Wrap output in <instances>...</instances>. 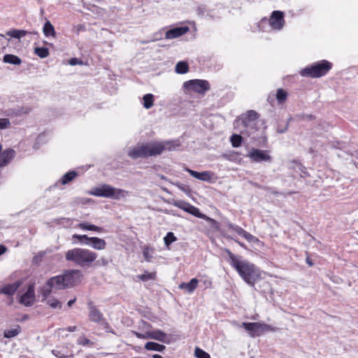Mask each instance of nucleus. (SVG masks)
Listing matches in <instances>:
<instances>
[{
  "label": "nucleus",
  "instance_id": "nucleus-38",
  "mask_svg": "<svg viewBox=\"0 0 358 358\" xmlns=\"http://www.w3.org/2000/svg\"><path fill=\"white\" fill-rule=\"evenodd\" d=\"M230 141L234 148H238L241 145L243 138L239 134H233L230 138Z\"/></svg>",
  "mask_w": 358,
  "mask_h": 358
},
{
  "label": "nucleus",
  "instance_id": "nucleus-35",
  "mask_svg": "<svg viewBox=\"0 0 358 358\" xmlns=\"http://www.w3.org/2000/svg\"><path fill=\"white\" fill-rule=\"evenodd\" d=\"M137 278L143 282H145L149 280H155L157 274L156 272L149 273L148 271H145L144 273L137 275Z\"/></svg>",
  "mask_w": 358,
  "mask_h": 358
},
{
  "label": "nucleus",
  "instance_id": "nucleus-16",
  "mask_svg": "<svg viewBox=\"0 0 358 358\" xmlns=\"http://www.w3.org/2000/svg\"><path fill=\"white\" fill-rule=\"evenodd\" d=\"M22 284V280H17L11 284H6L4 286L0 287V294H5L11 297L10 303H13V296L20 287Z\"/></svg>",
  "mask_w": 358,
  "mask_h": 358
},
{
  "label": "nucleus",
  "instance_id": "nucleus-47",
  "mask_svg": "<svg viewBox=\"0 0 358 358\" xmlns=\"http://www.w3.org/2000/svg\"><path fill=\"white\" fill-rule=\"evenodd\" d=\"M166 31L165 29H162L160 30L159 31L155 33L153 36L152 37V39L150 41H147L148 43L149 42H154V41H157L158 40H160L163 38V36L164 35V32Z\"/></svg>",
  "mask_w": 358,
  "mask_h": 358
},
{
  "label": "nucleus",
  "instance_id": "nucleus-13",
  "mask_svg": "<svg viewBox=\"0 0 358 358\" xmlns=\"http://www.w3.org/2000/svg\"><path fill=\"white\" fill-rule=\"evenodd\" d=\"M247 156L255 162H271L272 161V157L268 155L267 150H264L252 148Z\"/></svg>",
  "mask_w": 358,
  "mask_h": 358
},
{
  "label": "nucleus",
  "instance_id": "nucleus-33",
  "mask_svg": "<svg viewBox=\"0 0 358 358\" xmlns=\"http://www.w3.org/2000/svg\"><path fill=\"white\" fill-rule=\"evenodd\" d=\"M43 33L46 36H53L55 34V28L49 20H47L43 25Z\"/></svg>",
  "mask_w": 358,
  "mask_h": 358
},
{
  "label": "nucleus",
  "instance_id": "nucleus-46",
  "mask_svg": "<svg viewBox=\"0 0 358 358\" xmlns=\"http://www.w3.org/2000/svg\"><path fill=\"white\" fill-rule=\"evenodd\" d=\"M110 262H112V259H110L105 257H102L96 262V265L101 266H107Z\"/></svg>",
  "mask_w": 358,
  "mask_h": 358
},
{
  "label": "nucleus",
  "instance_id": "nucleus-2",
  "mask_svg": "<svg viewBox=\"0 0 358 358\" xmlns=\"http://www.w3.org/2000/svg\"><path fill=\"white\" fill-rule=\"evenodd\" d=\"M82 278L83 274L80 270H67L62 275L49 278L47 284L53 289H64L74 287L81 281Z\"/></svg>",
  "mask_w": 358,
  "mask_h": 358
},
{
  "label": "nucleus",
  "instance_id": "nucleus-63",
  "mask_svg": "<svg viewBox=\"0 0 358 358\" xmlns=\"http://www.w3.org/2000/svg\"><path fill=\"white\" fill-rule=\"evenodd\" d=\"M7 248L6 246L3 245H0V255H3V253L6 252Z\"/></svg>",
  "mask_w": 358,
  "mask_h": 358
},
{
  "label": "nucleus",
  "instance_id": "nucleus-3",
  "mask_svg": "<svg viewBox=\"0 0 358 358\" xmlns=\"http://www.w3.org/2000/svg\"><path fill=\"white\" fill-rule=\"evenodd\" d=\"M97 254L87 249L76 248L65 253L66 261L83 268H89L97 258Z\"/></svg>",
  "mask_w": 358,
  "mask_h": 358
},
{
  "label": "nucleus",
  "instance_id": "nucleus-7",
  "mask_svg": "<svg viewBox=\"0 0 358 358\" xmlns=\"http://www.w3.org/2000/svg\"><path fill=\"white\" fill-rule=\"evenodd\" d=\"M6 35L19 40L20 43H32L37 45L38 43V34L35 31H27L21 29H13L6 32Z\"/></svg>",
  "mask_w": 358,
  "mask_h": 358
},
{
  "label": "nucleus",
  "instance_id": "nucleus-64",
  "mask_svg": "<svg viewBox=\"0 0 358 358\" xmlns=\"http://www.w3.org/2000/svg\"><path fill=\"white\" fill-rule=\"evenodd\" d=\"M77 329V327L76 326H71V327H69L66 330L68 331H70V332H73L75 331H76Z\"/></svg>",
  "mask_w": 358,
  "mask_h": 358
},
{
  "label": "nucleus",
  "instance_id": "nucleus-43",
  "mask_svg": "<svg viewBox=\"0 0 358 358\" xmlns=\"http://www.w3.org/2000/svg\"><path fill=\"white\" fill-rule=\"evenodd\" d=\"M174 185L186 194L189 195L191 194L192 189L189 185L178 182L174 183Z\"/></svg>",
  "mask_w": 358,
  "mask_h": 358
},
{
  "label": "nucleus",
  "instance_id": "nucleus-42",
  "mask_svg": "<svg viewBox=\"0 0 358 358\" xmlns=\"http://www.w3.org/2000/svg\"><path fill=\"white\" fill-rule=\"evenodd\" d=\"M201 219L206 220L210 225V227L213 229H215L217 231L220 230V223L216 221L215 220L208 217L206 215V217H201Z\"/></svg>",
  "mask_w": 358,
  "mask_h": 358
},
{
  "label": "nucleus",
  "instance_id": "nucleus-34",
  "mask_svg": "<svg viewBox=\"0 0 358 358\" xmlns=\"http://www.w3.org/2000/svg\"><path fill=\"white\" fill-rule=\"evenodd\" d=\"M20 331L21 328L20 326H17L15 329L5 330L3 331V337L7 338H13L17 336L20 333Z\"/></svg>",
  "mask_w": 358,
  "mask_h": 358
},
{
  "label": "nucleus",
  "instance_id": "nucleus-21",
  "mask_svg": "<svg viewBox=\"0 0 358 358\" xmlns=\"http://www.w3.org/2000/svg\"><path fill=\"white\" fill-rule=\"evenodd\" d=\"M15 157V151L13 149L8 148L0 152V166L4 167L7 166Z\"/></svg>",
  "mask_w": 358,
  "mask_h": 358
},
{
  "label": "nucleus",
  "instance_id": "nucleus-24",
  "mask_svg": "<svg viewBox=\"0 0 358 358\" xmlns=\"http://www.w3.org/2000/svg\"><path fill=\"white\" fill-rule=\"evenodd\" d=\"M148 339H154L160 342H164L166 337V334L159 329L148 331Z\"/></svg>",
  "mask_w": 358,
  "mask_h": 358
},
{
  "label": "nucleus",
  "instance_id": "nucleus-30",
  "mask_svg": "<svg viewBox=\"0 0 358 358\" xmlns=\"http://www.w3.org/2000/svg\"><path fill=\"white\" fill-rule=\"evenodd\" d=\"M79 227L84 230L88 231H94L97 232H102L103 229L102 227L87 223V222H82L79 224Z\"/></svg>",
  "mask_w": 358,
  "mask_h": 358
},
{
  "label": "nucleus",
  "instance_id": "nucleus-22",
  "mask_svg": "<svg viewBox=\"0 0 358 358\" xmlns=\"http://www.w3.org/2000/svg\"><path fill=\"white\" fill-rule=\"evenodd\" d=\"M87 245L95 250H101L105 249L106 243L105 240L102 238L98 237H90Z\"/></svg>",
  "mask_w": 358,
  "mask_h": 358
},
{
  "label": "nucleus",
  "instance_id": "nucleus-8",
  "mask_svg": "<svg viewBox=\"0 0 358 358\" xmlns=\"http://www.w3.org/2000/svg\"><path fill=\"white\" fill-rule=\"evenodd\" d=\"M128 156L133 159L138 158H148L150 157L156 156L154 148V143L141 144L136 145L128 152Z\"/></svg>",
  "mask_w": 358,
  "mask_h": 358
},
{
  "label": "nucleus",
  "instance_id": "nucleus-18",
  "mask_svg": "<svg viewBox=\"0 0 358 358\" xmlns=\"http://www.w3.org/2000/svg\"><path fill=\"white\" fill-rule=\"evenodd\" d=\"M185 171H187L192 177H194L198 180L205 181V182H213L214 178H215V174L213 172L209 171L198 172V171L189 169L188 168L185 169Z\"/></svg>",
  "mask_w": 358,
  "mask_h": 358
},
{
  "label": "nucleus",
  "instance_id": "nucleus-51",
  "mask_svg": "<svg viewBox=\"0 0 358 358\" xmlns=\"http://www.w3.org/2000/svg\"><path fill=\"white\" fill-rule=\"evenodd\" d=\"M291 120H292V117H289V120H287V123L285 124V125L283 127H282L280 125H278L277 127L278 133H279V134L285 133L289 127V122Z\"/></svg>",
  "mask_w": 358,
  "mask_h": 358
},
{
  "label": "nucleus",
  "instance_id": "nucleus-50",
  "mask_svg": "<svg viewBox=\"0 0 358 358\" xmlns=\"http://www.w3.org/2000/svg\"><path fill=\"white\" fill-rule=\"evenodd\" d=\"M68 64L71 66H75V65H77V64H79V65H83V60L78 59V58H76V57H73V58H71L69 61H68Z\"/></svg>",
  "mask_w": 358,
  "mask_h": 358
},
{
  "label": "nucleus",
  "instance_id": "nucleus-60",
  "mask_svg": "<svg viewBox=\"0 0 358 358\" xmlns=\"http://www.w3.org/2000/svg\"><path fill=\"white\" fill-rule=\"evenodd\" d=\"M306 262L309 266H313L314 265V263L313 260L310 258L309 255H307L306 258Z\"/></svg>",
  "mask_w": 358,
  "mask_h": 358
},
{
  "label": "nucleus",
  "instance_id": "nucleus-39",
  "mask_svg": "<svg viewBox=\"0 0 358 358\" xmlns=\"http://www.w3.org/2000/svg\"><path fill=\"white\" fill-rule=\"evenodd\" d=\"M177 240L174 234L171 231L168 232L164 238V244L169 247L172 243Z\"/></svg>",
  "mask_w": 358,
  "mask_h": 358
},
{
  "label": "nucleus",
  "instance_id": "nucleus-37",
  "mask_svg": "<svg viewBox=\"0 0 358 358\" xmlns=\"http://www.w3.org/2000/svg\"><path fill=\"white\" fill-rule=\"evenodd\" d=\"M34 52L41 58H45L49 55L48 49L44 46L41 48L36 46L34 49Z\"/></svg>",
  "mask_w": 358,
  "mask_h": 358
},
{
  "label": "nucleus",
  "instance_id": "nucleus-36",
  "mask_svg": "<svg viewBox=\"0 0 358 358\" xmlns=\"http://www.w3.org/2000/svg\"><path fill=\"white\" fill-rule=\"evenodd\" d=\"M52 289H53V287L48 285L47 284V282L45 283V285L44 286H43L41 288L40 292L43 296L42 301L47 299V298L51 294Z\"/></svg>",
  "mask_w": 358,
  "mask_h": 358
},
{
  "label": "nucleus",
  "instance_id": "nucleus-23",
  "mask_svg": "<svg viewBox=\"0 0 358 358\" xmlns=\"http://www.w3.org/2000/svg\"><path fill=\"white\" fill-rule=\"evenodd\" d=\"M198 282L199 281L196 278H192L189 282L181 283L179 285V288L186 290L188 293H192L196 289Z\"/></svg>",
  "mask_w": 358,
  "mask_h": 358
},
{
  "label": "nucleus",
  "instance_id": "nucleus-27",
  "mask_svg": "<svg viewBox=\"0 0 358 358\" xmlns=\"http://www.w3.org/2000/svg\"><path fill=\"white\" fill-rule=\"evenodd\" d=\"M287 96L288 93L287 92L286 90H285L282 88H279L277 90L275 99L279 105L284 103L287 101Z\"/></svg>",
  "mask_w": 358,
  "mask_h": 358
},
{
  "label": "nucleus",
  "instance_id": "nucleus-9",
  "mask_svg": "<svg viewBox=\"0 0 358 358\" xmlns=\"http://www.w3.org/2000/svg\"><path fill=\"white\" fill-rule=\"evenodd\" d=\"M184 89L189 92H196L204 94L210 90V84L208 80L194 79L186 81L183 83Z\"/></svg>",
  "mask_w": 358,
  "mask_h": 358
},
{
  "label": "nucleus",
  "instance_id": "nucleus-25",
  "mask_svg": "<svg viewBox=\"0 0 358 358\" xmlns=\"http://www.w3.org/2000/svg\"><path fill=\"white\" fill-rule=\"evenodd\" d=\"M145 349L147 350L163 352L166 349V346L155 342L149 341L145 345Z\"/></svg>",
  "mask_w": 358,
  "mask_h": 358
},
{
  "label": "nucleus",
  "instance_id": "nucleus-32",
  "mask_svg": "<svg viewBox=\"0 0 358 358\" xmlns=\"http://www.w3.org/2000/svg\"><path fill=\"white\" fill-rule=\"evenodd\" d=\"M257 27L259 31H267L272 30L270 26L269 20L266 17H263L257 24Z\"/></svg>",
  "mask_w": 358,
  "mask_h": 358
},
{
  "label": "nucleus",
  "instance_id": "nucleus-10",
  "mask_svg": "<svg viewBox=\"0 0 358 358\" xmlns=\"http://www.w3.org/2000/svg\"><path fill=\"white\" fill-rule=\"evenodd\" d=\"M153 143L156 155H161L164 150H173L180 145L178 140L154 141Z\"/></svg>",
  "mask_w": 358,
  "mask_h": 358
},
{
  "label": "nucleus",
  "instance_id": "nucleus-29",
  "mask_svg": "<svg viewBox=\"0 0 358 358\" xmlns=\"http://www.w3.org/2000/svg\"><path fill=\"white\" fill-rule=\"evenodd\" d=\"M155 96L152 94H146L143 96V106L146 109H150L154 105Z\"/></svg>",
  "mask_w": 358,
  "mask_h": 358
},
{
  "label": "nucleus",
  "instance_id": "nucleus-52",
  "mask_svg": "<svg viewBox=\"0 0 358 358\" xmlns=\"http://www.w3.org/2000/svg\"><path fill=\"white\" fill-rule=\"evenodd\" d=\"M131 334L135 335L138 338L148 339V331L145 334H141L136 331H132Z\"/></svg>",
  "mask_w": 358,
  "mask_h": 358
},
{
  "label": "nucleus",
  "instance_id": "nucleus-62",
  "mask_svg": "<svg viewBox=\"0 0 358 358\" xmlns=\"http://www.w3.org/2000/svg\"><path fill=\"white\" fill-rule=\"evenodd\" d=\"M296 118L298 120H306V114H299V115H296Z\"/></svg>",
  "mask_w": 358,
  "mask_h": 358
},
{
  "label": "nucleus",
  "instance_id": "nucleus-4",
  "mask_svg": "<svg viewBox=\"0 0 358 358\" xmlns=\"http://www.w3.org/2000/svg\"><path fill=\"white\" fill-rule=\"evenodd\" d=\"M332 66L330 62L324 59L301 69L300 75L303 77L312 78H321L328 73Z\"/></svg>",
  "mask_w": 358,
  "mask_h": 358
},
{
  "label": "nucleus",
  "instance_id": "nucleus-6",
  "mask_svg": "<svg viewBox=\"0 0 358 358\" xmlns=\"http://www.w3.org/2000/svg\"><path fill=\"white\" fill-rule=\"evenodd\" d=\"M259 115L253 110H250L241 115V120L243 127L245 129V132L250 136L257 130V121ZM242 134L244 131H241Z\"/></svg>",
  "mask_w": 358,
  "mask_h": 358
},
{
  "label": "nucleus",
  "instance_id": "nucleus-28",
  "mask_svg": "<svg viewBox=\"0 0 358 358\" xmlns=\"http://www.w3.org/2000/svg\"><path fill=\"white\" fill-rule=\"evenodd\" d=\"M175 71L178 74H184L189 71L188 63L185 61L178 62L175 68Z\"/></svg>",
  "mask_w": 358,
  "mask_h": 358
},
{
  "label": "nucleus",
  "instance_id": "nucleus-49",
  "mask_svg": "<svg viewBox=\"0 0 358 358\" xmlns=\"http://www.w3.org/2000/svg\"><path fill=\"white\" fill-rule=\"evenodd\" d=\"M243 238H245L249 242H252V243L259 242V239L257 237H255V236L248 233V231L245 232Z\"/></svg>",
  "mask_w": 358,
  "mask_h": 358
},
{
  "label": "nucleus",
  "instance_id": "nucleus-19",
  "mask_svg": "<svg viewBox=\"0 0 358 358\" xmlns=\"http://www.w3.org/2000/svg\"><path fill=\"white\" fill-rule=\"evenodd\" d=\"M243 327L251 337L258 336L262 333V324L258 322H243Z\"/></svg>",
  "mask_w": 358,
  "mask_h": 358
},
{
  "label": "nucleus",
  "instance_id": "nucleus-48",
  "mask_svg": "<svg viewBox=\"0 0 358 358\" xmlns=\"http://www.w3.org/2000/svg\"><path fill=\"white\" fill-rule=\"evenodd\" d=\"M10 126V122L8 118H0V129H7Z\"/></svg>",
  "mask_w": 358,
  "mask_h": 358
},
{
  "label": "nucleus",
  "instance_id": "nucleus-41",
  "mask_svg": "<svg viewBox=\"0 0 358 358\" xmlns=\"http://www.w3.org/2000/svg\"><path fill=\"white\" fill-rule=\"evenodd\" d=\"M90 238V237H88L87 235L74 234L73 235L72 239L78 240L82 244L88 245Z\"/></svg>",
  "mask_w": 358,
  "mask_h": 358
},
{
  "label": "nucleus",
  "instance_id": "nucleus-11",
  "mask_svg": "<svg viewBox=\"0 0 358 358\" xmlns=\"http://www.w3.org/2000/svg\"><path fill=\"white\" fill-rule=\"evenodd\" d=\"M268 20L272 30L280 31L285 25L284 13L280 10L273 11Z\"/></svg>",
  "mask_w": 358,
  "mask_h": 358
},
{
  "label": "nucleus",
  "instance_id": "nucleus-17",
  "mask_svg": "<svg viewBox=\"0 0 358 358\" xmlns=\"http://www.w3.org/2000/svg\"><path fill=\"white\" fill-rule=\"evenodd\" d=\"M87 307L89 309V319L90 321L96 323L101 322L103 319V315L98 309L96 306L94 305L93 301H89L87 302Z\"/></svg>",
  "mask_w": 358,
  "mask_h": 358
},
{
  "label": "nucleus",
  "instance_id": "nucleus-59",
  "mask_svg": "<svg viewBox=\"0 0 358 358\" xmlns=\"http://www.w3.org/2000/svg\"><path fill=\"white\" fill-rule=\"evenodd\" d=\"M275 98V95L274 94H269L267 98V101L269 102L271 104H273L274 100Z\"/></svg>",
  "mask_w": 358,
  "mask_h": 358
},
{
  "label": "nucleus",
  "instance_id": "nucleus-26",
  "mask_svg": "<svg viewBox=\"0 0 358 358\" xmlns=\"http://www.w3.org/2000/svg\"><path fill=\"white\" fill-rule=\"evenodd\" d=\"M3 62L4 63L13 65H20L22 63V59L18 56L12 54H6L3 56Z\"/></svg>",
  "mask_w": 358,
  "mask_h": 358
},
{
  "label": "nucleus",
  "instance_id": "nucleus-14",
  "mask_svg": "<svg viewBox=\"0 0 358 358\" xmlns=\"http://www.w3.org/2000/svg\"><path fill=\"white\" fill-rule=\"evenodd\" d=\"M173 205L196 217H206V215L201 213L198 208L186 201H176L173 203Z\"/></svg>",
  "mask_w": 358,
  "mask_h": 358
},
{
  "label": "nucleus",
  "instance_id": "nucleus-53",
  "mask_svg": "<svg viewBox=\"0 0 358 358\" xmlns=\"http://www.w3.org/2000/svg\"><path fill=\"white\" fill-rule=\"evenodd\" d=\"M101 322V325L103 327V328L106 329V331L107 332H113L109 323L104 318L103 319V320Z\"/></svg>",
  "mask_w": 358,
  "mask_h": 358
},
{
  "label": "nucleus",
  "instance_id": "nucleus-5",
  "mask_svg": "<svg viewBox=\"0 0 358 358\" xmlns=\"http://www.w3.org/2000/svg\"><path fill=\"white\" fill-rule=\"evenodd\" d=\"M127 192L121 189L115 188L109 185H101L94 188L90 192V194L96 196L120 199L125 196Z\"/></svg>",
  "mask_w": 358,
  "mask_h": 358
},
{
  "label": "nucleus",
  "instance_id": "nucleus-56",
  "mask_svg": "<svg viewBox=\"0 0 358 358\" xmlns=\"http://www.w3.org/2000/svg\"><path fill=\"white\" fill-rule=\"evenodd\" d=\"M252 185L254 187H257V188H259V189H264V190H269L270 189L269 187H265V186H262V185H259L257 182H252Z\"/></svg>",
  "mask_w": 358,
  "mask_h": 358
},
{
  "label": "nucleus",
  "instance_id": "nucleus-58",
  "mask_svg": "<svg viewBox=\"0 0 358 358\" xmlns=\"http://www.w3.org/2000/svg\"><path fill=\"white\" fill-rule=\"evenodd\" d=\"M273 329L268 324H262V332L264 331H273Z\"/></svg>",
  "mask_w": 358,
  "mask_h": 358
},
{
  "label": "nucleus",
  "instance_id": "nucleus-31",
  "mask_svg": "<svg viewBox=\"0 0 358 358\" xmlns=\"http://www.w3.org/2000/svg\"><path fill=\"white\" fill-rule=\"evenodd\" d=\"M78 173L75 171H71L68 173H65L62 178H61V182L62 185H66L71 181H72L76 176Z\"/></svg>",
  "mask_w": 358,
  "mask_h": 358
},
{
  "label": "nucleus",
  "instance_id": "nucleus-15",
  "mask_svg": "<svg viewBox=\"0 0 358 358\" xmlns=\"http://www.w3.org/2000/svg\"><path fill=\"white\" fill-rule=\"evenodd\" d=\"M189 28L185 24L172 27L164 32L166 39H173L178 38L189 31Z\"/></svg>",
  "mask_w": 358,
  "mask_h": 358
},
{
  "label": "nucleus",
  "instance_id": "nucleus-57",
  "mask_svg": "<svg viewBox=\"0 0 358 358\" xmlns=\"http://www.w3.org/2000/svg\"><path fill=\"white\" fill-rule=\"evenodd\" d=\"M43 255H44V252H39V253L38 254V255H36V256H35V257H34V259H33V260H34V262H38L39 260H41V259L43 257Z\"/></svg>",
  "mask_w": 358,
  "mask_h": 358
},
{
  "label": "nucleus",
  "instance_id": "nucleus-54",
  "mask_svg": "<svg viewBox=\"0 0 358 358\" xmlns=\"http://www.w3.org/2000/svg\"><path fill=\"white\" fill-rule=\"evenodd\" d=\"M143 255L145 258V259L147 261V262H150L151 258H152V256L150 255L149 252H148V248H145L144 249L143 252Z\"/></svg>",
  "mask_w": 358,
  "mask_h": 358
},
{
  "label": "nucleus",
  "instance_id": "nucleus-40",
  "mask_svg": "<svg viewBox=\"0 0 358 358\" xmlns=\"http://www.w3.org/2000/svg\"><path fill=\"white\" fill-rule=\"evenodd\" d=\"M194 356L196 358H210V355L204 351L203 350L201 349L199 347H196L194 350Z\"/></svg>",
  "mask_w": 358,
  "mask_h": 358
},
{
  "label": "nucleus",
  "instance_id": "nucleus-1",
  "mask_svg": "<svg viewBox=\"0 0 358 358\" xmlns=\"http://www.w3.org/2000/svg\"><path fill=\"white\" fill-rule=\"evenodd\" d=\"M229 258L231 266L235 268L243 280L255 288L256 291L262 292L255 287V283L260 279V271L255 264L246 260H242L241 256H236L229 249L224 250Z\"/></svg>",
  "mask_w": 358,
  "mask_h": 358
},
{
  "label": "nucleus",
  "instance_id": "nucleus-20",
  "mask_svg": "<svg viewBox=\"0 0 358 358\" xmlns=\"http://www.w3.org/2000/svg\"><path fill=\"white\" fill-rule=\"evenodd\" d=\"M51 352L57 358L73 357V352L69 350V344L57 346L55 349L52 350Z\"/></svg>",
  "mask_w": 358,
  "mask_h": 358
},
{
  "label": "nucleus",
  "instance_id": "nucleus-55",
  "mask_svg": "<svg viewBox=\"0 0 358 358\" xmlns=\"http://www.w3.org/2000/svg\"><path fill=\"white\" fill-rule=\"evenodd\" d=\"M234 231H236L239 236H241L242 237H244L245 234L246 232L245 230H244L243 228H241L239 226L237 227V228L236 229V230Z\"/></svg>",
  "mask_w": 358,
  "mask_h": 358
},
{
  "label": "nucleus",
  "instance_id": "nucleus-45",
  "mask_svg": "<svg viewBox=\"0 0 358 358\" xmlns=\"http://www.w3.org/2000/svg\"><path fill=\"white\" fill-rule=\"evenodd\" d=\"M77 343L83 346L93 345V343L90 339L87 338L85 336L80 337L77 341Z\"/></svg>",
  "mask_w": 358,
  "mask_h": 358
},
{
  "label": "nucleus",
  "instance_id": "nucleus-61",
  "mask_svg": "<svg viewBox=\"0 0 358 358\" xmlns=\"http://www.w3.org/2000/svg\"><path fill=\"white\" fill-rule=\"evenodd\" d=\"M227 227H228L229 229H231V230H233V231H235V230H236V229L237 228V227H238V225H236V224H233V223L229 222V223H227Z\"/></svg>",
  "mask_w": 358,
  "mask_h": 358
},
{
  "label": "nucleus",
  "instance_id": "nucleus-12",
  "mask_svg": "<svg viewBox=\"0 0 358 358\" xmlns=\"http://www.w3.org/2000/svg\"><path fill=\"white\" fill-rule=\"evenodd\" d=\"M34 284H29L27 290L20 297L19 303L27 307L32 306L35 302Z\"/></svg>",
  "mask_w": 358,
  "mask_h": 358
},
{
  "label": "nucleus",
  "instance_id": "nucleus-44",
  "mask_svg": "<svg viewBox=\"0 0 358 358\" xmlns=\"http://www.w3.org/2000/svg\"><path fill=\"white\" fill-rule=\"evenodd\" d=\"M47 303L52 308H62V303L55 298L50 299L47 301Z\"/></svg>",
  "mask_w": 358,
  "mask_h": 358
}]
</instances>
